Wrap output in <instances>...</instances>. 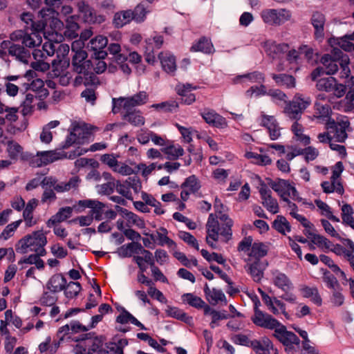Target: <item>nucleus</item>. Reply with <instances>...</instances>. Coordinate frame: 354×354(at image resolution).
Here are the masks:
<instances>
[{
    "label": "nucleus",
    "mask_w": 354,
    "mask_h": 354,
    "mask_svg": "<svg viewBox=\"0 0 354 354\" xmlns=\"http://www.w3.org/2000/svg\"><path fill=\"white\" fill-rule=\"evenodd\" d=\"M66 279L59 273L53 275L46 283V288L52 292H58L66 288Z\"/></svg>",
    "instance_id": "nucleus-26"
},
{
    "label": "nucleus",
    "mask_w": 354,
    "mask_h": 354,
    "mask_svg": "<svg viewBox=\"0 0 354 354\" xmlns=\"http://www.w3.org/2000/svg\"><path fill=\"white\" fill-rule=\"evenodd\" d=\"M272 227L278 232L285 234L286 231L290 232L291 226L287 219L281 215H278L272 223Z\"/></svg>",
    "instance_id": "nucleus-45"
},
{
    "label": "nucleus",
    "mask_w": 354,
    "mask_h": 354,
    "mask_svg": "<svg viewBox=\"0 0 354 354\" xmlns=\"http://www.w3.org/2000/svg\"><path fill=\"white\" fill-rule=\"evenodd\" d=\"M133 13L131 10H122L114 15L113 24L117 28H121L133 19Z\"/></svg>",
    "instance_id": "nucleus-35"
},
{
    "label": "nucleus",
    "mask_w": 354,
    "mask_h": 354,
    "mask_svg": "<svg viewBox=\"0 0 354 354\" xmlns=\"http://www.w3.org/2000/svg\"><path fill=\"white\" fill-rule=\"evenodd\" d=\"M109 54L113 56V61L117 64L123 73L129 75L131 69L127 63V61L136 66V71L139 73H143L145 71V66L140 64L142 62V56L136 51H129L128 53L122 52V47L118 43H110L108 46Z\"/></svg>",
    "instance_id": "nucleus-4"
},
{
    "label": "nucleus",
    "mask_w": 354,
    "mask_h": 354,
    "mask_svg": "<svg viewBox=\"0 0 354 354\" xmlns=\"http://www.w3.org/2000/svg\"><path fill=\"white\" fill-rule=\"evenodd\" d=\"M272 78L279 86H285L288 88L295 87V78L292 75L286 74L273 75Z\"/></svg>",
    "instance_id": "nucleus-40"
},
{
    "label": "nucleus",
    "mask_w": 354,
    "mask_h": 354,
    "mask_svg": "<svg viewBox=\"0 0 354 354\" xmlns=\"http://www.w3.org/2000/svg\"><path fill=\"white\" fill-rule=\"evenodd\" d=\"M69 66L68 58H57L52 62L53 73L54 76H60Z\"/></svg>",
    "instance_id": "nucleus-39"
},
{
    "label": "nucleus",
    "mask_w": 354,
    "mask_h": 354,
    "mask_svg": "<svg viewBox=\"0 0 354 354\" xmlns=\"http://www.w3.org/2000/svg\"><path fill=\"white\" fill-rule=\"evenodd\" d=\"M82 290L81 284L79 282L70 281L66 283L64 290L65 296L68 299L76 297Z\"/></svg>",
    "instance_id": "nucleus-56"
},
{
    "label": "nucleus",
    "mask_w": 354,
    "mask_h": 354,
    "mask_svg": "<svg viewBox=\"0 0 354 354\" xmlns=\"http://www.w3.org/2000/svg\"><path fill=\"white\" fill-rule=\"evenodd\" d=\"M304 297L310 298L312 301L318 306L322 304V299L316 287L305 286L301 290Z\"/></svg>",
    "instance_id": "nucleus-44"
},
{
    "label": "nucleus",
    "mask_w": 354,
    "mask_h": 354,
    "mask_svg": "<svg viewBox=\"0 0 354 354\" xmlns=\"http://www.w3.org/2000/svg\"><path fill=\"white\" fill-rule=\"evenodd\" d=\"M190 50L192 52L211 53L214 51V46L209 39L201 38L193 44Z\"/></svg>",
    "instance_id": "nucleus-36"
},
{
    "label": "nucleus",
    "mask_w": 354,
    "mask_h": 354,
    "mask_svg": "<svg viewBox=\"0 0 354 354\" xmlns=\"http://www.w3.org/2000/svg\"><path fill=\"white\" fill-rule=\"evenodd\" d=\"M152 45L151 39H146L145 47L144 50V57L145 61L151 65H154L156 62V58L154 54V50Z\"/></svg>",
    "instance_id": "nucleus-55"
},
{
    "label": "nucleus",
    "mask_w": 354,
    "mask_h": 354,
    "mask_svg": "<svg viewBox=\"0 0 354 354\" xmlns=\"http://www.w3.org/2000/svg\"><path fill=\"white\" fill-rule=\"evenodd\" d=\"M6 151L9 155H17L23 153V147L17 142L8 140L0 143V153Z\"/></svg>",
    "instance_id": "nucleus-38"
},
{
    "label": "nucleus",
    "mask_w": 354,
    "mask_h": 354,
    "mask_svg": "<svg viewBox=\"0 0 354 354\" xmlns=\"http://www.w3.org/2000/svg\"><path fill=\"white\" fill-rule=\"evenodd\" d=\"M263 75L259 72H254L249 74L239 75L234 78L233 82L235 84L238 83H248V82H258L261 83L263 82Z\"/></svg>",
    "instance_id": "nucleus-37"
},
{
    "label": "nucleus",
    "mask_w": 354,
    "mask_h": 354,
    "mask_svg": "<svg viewBox=\"0 0 354 354\" xmlns=\"http://www.w3.org/2000/svg\"><path fill=\"white\" fill-rule=\"evenodd\" d=\"M232 340L236 344L251 347L253 350L260 346L257 339L250 340L248 336L243 334L234 335L232 337Z\"/></svg>",
    "instance_id": "nucleus-41"
},
{
    "label": "nucleus",
    "mask_w": 354,
    "mask_h": 354,
    "mask_svg": "<svg viewBox=\"0 0 354 354\" xmlns=\"http://www.w3.org/2000/svg\"><path fill=\"white\" fill-rule=\"evenodd\" d=\"M353 17L354 18V12ZM329 42L332 45H339L346 51L354 50V32L352 35H345L340 38H330Z\"/></svg>",
    "instance_id": "nucleus-29"
},
{
    "label": "nucleus",
    "mask_w": 354,
    "mask_h": 354,
    "mask_svg": "<svg viewBox=\"0 0 354 354\" xmlns=\"http://www.w3.org/2000/svg\"><path fill=\"white\" fill-rule=\"evenodd\" d=\"M141 248V243L138 241H133L120 247L117 250V253L121 258L130 257L133 253L139 254V249Z\"/></svg>",
    "instance_id": "nucleus-33"
},
{
    "label": "nucleus",
    "mask_w": 354,
    "mask_h": 354,
    "mask_svg": "<svg viewBox=\"0 0 354 354\" xmlns=\"http://www.w3.org/2000/svg\"><path fill=\"white\" fill-rule=\"evenodd\" d=\"M37 204L38 201L36 198H32L24 207L23 217L27 227H32L37 223L36 221H33L32 212L37 206Z\"/></svg>",
    "instance_id": "nucleus-32"
},
{
    "label": "nucleus",
    "mask_w": 354,
    "mask_h": 354,
    "mask_svg": "<svg viewBox=\"0 0 354 354\" xmlns=\"http://www.w3.org/2000/svg\"><path fill=\"white\" fill-rule=\"evenodd\" d=\"M245 268L250 273L254 281H259L263 277V270L266 266L259 259H255L251 264L245 266Z\"/></svg>",
    "instance_id": "nucleus-27"
},
{
    "label": "nucleus",
    "mask_w": 354,
    "mask_h": 354,
    "mask_svg": "<svg viewBox=\"0 0 354 354\" xmlns=\"http://www.w3.org/2000/svg\"><path fill=\"white\" fill-rule=\"evenodd\" d=\"M183 302L188 304L190 306L197 309H202L205 301L199 297L192 293H185L182 295Z\"/></svg>",
    "instance_id": "nucleus-47"
},
{
    "label": "nucleus",
    "mask_w": 354,
    "mask_h": 354,
    "mask_svg": "<svg viewBox=\"0 0 354 354\" xmlns=\"http://www.w3.org/2000/svg\"><path fill=\"white\" fill-rule=\"evenodd\" d=\"M32 55L35 62L31 63V67L37 71L44 72L50 68L48 63L44 62L42 59L45 57L44 53L40 50H35Z\"/></svg>",
    "instance_id": "nucleus-34"
},
{
    "label": "nucleus",
    "mask_w": 354,
    "mask_h": 354,
    "mask_svg": "<svg viewBox=\"0 0 354 354\" xmlns=\"http://www.w3.org/2000/svg\"><path fill=\"white\" fill-rule=\"evenodd\" d=\"M87 53L85 50L76 52L73 57L72 66L77 73H84L89 67L90 61L86 60Z\"/></svg>",
    "instance_id": "nucleus-21"
},
{
    "label": "nucleus",
    "mask_w": 354,
    "mask_h": 354,
    "mask_svg": "<svg viewBox=\"0 0 354 354\" xmlns=\"http://www.w3.org/2000/svg\"><path fill=\"white\" fill-rule=\"evenodd\" d=\"M58 12L52 8L42 10V16L48 17L49 24L45 28L44 37L47 40L43 45V50L47 56H52L55 51L54 43H60L64 39V23L59 19Z\"/></svg>",
    "instance_id": "nucleus-2"
},
{
    "label": "nucleus",
    "mask_w": 354,
    "mask_h": 354,
    "mask_svg": "<svg viewBox=\"0 0 354 354\" xmlns=\"http://www.w3.org/2000/svg\"><path fill=\"white\" fill-rule=\"evenodd\" d=\"M162 152L166 155H183V149L181 146L172 140H168L166 145L162 148Z\"/></svg>",
    "instance_id": "nucleus-52"
},
{
    "label": "nucleus",
    "mask_w": 354,
    "mask_h": 354,
    "mask_svg": "<svg viewBox=\"0 0 354 354\" xmlns=\"http://www.w3.org/2000/svg\"><path fill=\"white\" fill-rule=\"evenodd\" d=\"M125 113V118L132 124L140 126L145 124V118L139 111Z\"/></svg>",
    "instance_id": "nucleus-62"
},
{
    "label": "nucleus",
    "mask_w": 354,
    "mask_h": 354,
    "mask_svg": "<svg viewBox=\"0 0 354 354\" xmlns=\"http://www.w3.org/2000/svg\"><path fill=\"white\" fill-rule=\"evenodd\" d=\"M257 342L260 346H259L258 348H254L256 353H261V351H268L269 353V351H272V353H274V350H277L274 348L271 340L266 337H263L261 341L257 340Z\"/></svg>",
    "instance_id": "nucleus-61"
},
{
    "label": "nucleus",
    "mask_w": 354,
    "mask_h": 354,
    "mask_svg": "<svg viewBox=\"0 0 354 354\" xmlns=\"http://www.w3.org/2000/svg\"><path fill=\"white\" fill-rule=\"evenodd\" d=\"M181 188H189L191 193L197 192L201 188V185L195 175H192L187 178L185 182L181 185Z\"/></svg>",
    "instance_id": "nucleus-58"
},
{
    "label": "nucleus",
    "mask_w": 354,
    "mask_h": 354,
    "mask_svg": "<svg viewBox=\"0 0 354 354\" xmlns=\"http://www.w3.org/2000/svg\"><path fill=\"white\" fill-rule=\"evenodd\" d=\"M133 13V19L136 22H142L146 18L147 14L150 12V10L146 7L144 4H138L132 11Z\"/></svg>",
    "instance_id": "nucleus-59"
},
{
    "label": "nucleus",
    "mask_w": 354,
    "mask_h": 354,
    "mask_svg": "<svg viewBox=\"0 0 354 354\" xmlns=\"http://www.w3.org/2000/svg\"><path fill=\"white\" fill-rule=\"evenodd\" d=\"M196 89V86L191 84L178 85L176 88L177 93L181 97L182 103L190 105L196 101L195 95L192 93V91Z\"/></svg>",
    "instance_id": "nucleus-24"
},
{
    "label": "nucleus",
    "mask_w": 354,
    "mask_h": 354,
    "mask_svg": "<svg viewBox=\"0 0 354 354\" xmlns=\"http://www.w3.org/2000/svg\"><path fill=\"white\" fill-rule=\"evenodd\" d=\"M103 336H96L93 332L82 334L75 341L79 342L75 354H105Z\"/></svg>",
    "instance_id": "nucleus-7"
},
{
    "label": "nucleus",
    "mask_w": 354,
    "mask_h": 354,
    "mask_svg": "<svg viewBox=\"0 0 354 354\" xmlns=\"http://www.w3.org/2000/svg\"><path fill=\"white\" fill-rule=\"evenodd\" d=\"M206 228L207 235H209L210 239L214 241H217L218 240L220 226L214 214H210L209 215L207 222L206 223Z\"/></svg>",
    "instance_id": "nucleus-31"
},
{
    "label": "nucleus",
    "mask_w": 354,
    "mask_h": 354,
    "mask_svg": "<svg viewBox=\"0 0 354 354\" xmlns=\"http://www.w3.org/2000/svg\"><path fill=\"white\" fill-rule=\"evenodd\" d=\"M142 200L145 202L147 205H149L150 206H152L155 208L154 212L158 214H163L165 211L161 208V203L158 201H157L155 198H153L152 196L147 194L143 193L142 195Z\"/></svg>",
    "instance_id": "nucleus-54"
},
{
    "label": "nucleus",
    "mask_w": 354,
    "mask_h": 354,
    "mask_svg": "<svg viewBox=\"0 0 354 354\" xmlns=\"http://www.w3.org/2000/svg\"><path fill=\"white\" fill-rule=\"evenodd\" d=\"M158 59L162 69L167 73L174 74L176 70V62L175 57L169 52H161L158 55Z\"/></svg>",
    "instance_id": "nucleus-25"
},
{
    "label": "nucleus",
    "mask_w": 354,
    "mask_h": 354,
    "mask_svg": "<svg viewBox=\"0 0 354 354\" xmlns=\"http://www.w3.org/2000/svg\"><path fill=\"white\" fill-rule=\"evenodd\" d=\"M148 95L146 92L141 91L129 97H120L113 99V111L118 113L122 110L124 113H128L133 107L145 104Z\"/></svg>",
    "instance_id": "nucleus-8"
},
{
    "label": "nucleus",
    "mask_w": 354,
    "mask_h": 354,
    "mask_svg": "<svg viewBox=\"0 0 354 354\" xmlns=\"http://www.w3.org/2000/svg\"><path fill=\"white\" fill-rule=\"evenodd\" d=\"M46 243V234L42 230H37L21 239L16 245V251L21 254H25L27 252L28 248L45 246Z\"/></svg>",
    "instance_id": "nucleus-11"
},
{
    "label": "nucleus",
    "mask_w": 354,
    "mask_h": 354,
    "mask_svg": "<svg viewBox=\"0 0 354 354\" xmlns=\"http://www.w3.org/2000/svg\"><path fill=\"white\" fill-rule=\"evenodd\" d=\"M75 167L80 168L86 166H90L92 169L87 174V179H95V180H98L100 179V174L99 171L96 170V168L99 167V163L97 161L94 160L93 158H80L77 159L75 162Z\"/></svg>",
    "instance_id": "nucleus-23"
},
{
    "label": "nucleus",
    "mask_w": 354,
    "mask_h": 354,
    "mask_svg": "<svg viewBox=\"0 0 354 354\" xmlns=\"http://www.w3.org/2000/svg\"><path fill=\"white\" fill-rule=\"evenodd\" d=\"M259 193L263 201L262 204L263 206L272 214L277 213L279 212L277 201L275 198L272 197L271 190L264 183H261Z\"/></svg>",
    "instance_id": "nucleus-18"
},
{
    "label": "nucleus",
    "mask_w": 354,
    "mask_h": 354,
    "mask_svg": "<svg viewBox=\"0 0 354 354\" xmlns=\"http://www.w3.org/2000/svg\"><path fill=\"white\" fill-rule=\"evenodd\" d=\"M273 329V335L285 346L286 353L292 354L295 351V346L299 348L300 339L293 332L288 331L284 325L279 322Z\"/></svg>",
    "instance_id": "nucleus-10"
},
{
    "label": "nucleus",
    "mask_w": 354,
    "mask_h": 354,
    "mask_svg": "<svg viewBox=\"0 0 354 354\" xmlns=\"http://www.w3.org/2000/svg\"><path fill=\"white\" fill-rule=\"evenodd\" d=\"M21 222L22 220L19 219L17 221L12 222L10 224H8L0 234V239L7 240L12 236L15 231L17 229Z\"/></svg>",
    "instance_id": "nucleus-60"
},
{
    "label": "nucleus",
    "mask_w": 354,
    "mask_h": 354,
    "mask_svg": "<svg viewBox=\"0 0 354 354\" xmlns=\"http://www.w3.org/2000/svg\"><path fill=\"white\" fill-rule=\"evenodd\" d=\"M320 271L322 272V280L326 283V287L329 289L339 288H340V283L337 279L336 277L329 270L325 268H321Z\"/></svg>",
    "instance_id": "nucleus-43"
},
{
    "label": "nucleus",
    "mask_w": 354,
    "mask_h": 354,
    "mask_svg": "<svg viewBox=\"0 0 354 354\" xmlns=\"http://www.w3.org/2000/svg\"><path fill=\"white\" fill-rule=\"evenodd\" d=\"M261 124L267 128L272 140H277L280 137V128L273 116L262 114Z\"/></svg>",
    "instance_id": "nucleus-22"
},
{
    "label": "nucleus",
    "mask_w": 354,
    "mask_h": 354,
    "mask_svg": "<svg viewBox=\"0 0 354 354\" xmlns=\"http://www.w3.org/2000/svg\"><path fill=\"white\" fill-rule=\"evenodd\" d=\"M261 48L270 57L275 58L281 53L288 50L289 46L287 44H277L272 40H266L261 43Z\"/></svg>",
    "instance_id": "nucleus-19"
},
{
    "label": "nucleus",
    "mask_w": 354,
    "mask_h": 354,
    "mask_svg": "<svg viewBox=\"0 0 354 354\" xmlns=\"http://www.w3.org/2000/svg\"><path fill=\"white\" fill-rule=\"evenodd\" d=\"M9 54L16 57L17 59L24 63L28 62V53L24 48L20 45L12 44Z\"/></svg>",
    "instance_id": "nucleus-50"
},
{
    "label": "nucleus",
    "mask_w": 354,
    "mask_h": 354,
    "mask_svg": "<svg viewBox=\"0 0 354 354\" xmlns=\"http://www.w3.org/2000/svg\"><path fill=\"white\" fill-rule=\"evenodd\" d=\"M260 301L258 299L254 301V315L252 317V322L260 327L273 329L279 324V322L275 318L272 317L270 315L263 313L259 309Z\"/></svg>",
    "instance_id": "nucleus-14"
},
{
    "label": "nucleus",
    "mask_w": 354,
    "mask_h": 354,
    "mask_svg": "<svg viewBox=\"0 0 354 354\" xmlns=\"http://www.w3.org/2000/svg\"><path fill=\"white\" fill-rule=\"evenodd\" d=\"M166 313L168 316L176 318L185 323H188L189 320L192 319L187 315V313H185L182 310L176 307L169 306L168 308L166 310Z\"/></svg>",
    "instance_id": "nucleus-53"
},
{
    "label": "nucleus",
    "mask_w": 354,
    "mask_h": 354,
    "mask_svg": "<svg viewBox=\"0 0 354 354\" xmlns=\"http://www.w3.org/2000/svg\"><path fill=\"white\" fill-rule=\"evenodd\" d=\"M310 104L311 100L309 97L296 94L292 100L286 104L283 112L290 119L298 120Z\"/></svg>",
    "instance_id": "nucleus-9"
},
{
    "label": "nucleus",
    "mask_w": 354,
    "mask_h": 354,
    "mask_svg": "<svg viewBox=\"0 0 354 354\" xmlns=\"http://www.w3.org/2000/svg\"><path fill=\"white\" fill-rule=\"evenodd\" d=\"M317 88L328 93H332L337 97H341L345 94V86L342 84H337L333 77L319 79L316 84Z\"/></svg>",
    "instance_id": "nucleus-15"
},
{
    "label": "nucleus",
    "mask_w": 354,
    "mask_h": 354,
    "mask_svg": "<svg viewBox=\"0 0 354 354\" xmlns=\"http://www.w3.org/2000/svg\"><path fill=\"white\" fill-rule=\"evenodd\" d=\"M78 11L77 15H71L66 19V28L64 35L69 39H74L77 37L79 25L77 22L80 19L83 22L95 24H100L105 21V16L97 12L91 6L84 1L77 3Z\"/></svg>",
    "instance_id": "nucleus-1"
},
{
    "label": "nucleus",
    "mask_w": 354,
    "mask_h": 354,
    "mask_svg": "<svg viewBox=\"0 0 354 354\" xmlns=\"http://www.w3.org/2000/svg\"><path fill=\"white\" fill-rule=\"evenodd\" d=\"M270 187L276 192L282 198H286V192L288 190L290 183L288 180L283 179H278L276 181H271L269 184Z\"/></svg>",
    "instance_id": "nucleus-42"
},
{
    "label": "nucleus",
    "mask_w": 354,
    "mask_h": 354,
    "mask_svg": "<svg viewBox=\"0 0 354 354\" xmlns=\"http://www.w3.org/2000/svg\"><path fill=\"white\" fill-rule=\"evenodd\" d=\"M200 114L209 125L218 128H224L227 126L226 120L214 110L206 109L201 111Z\"/></svg>",
    "instance_id": "nucleus-20"
},
{
    "label": "nucleus",
    "mask_w": 354,
    "mask_h": 354,
    "mask_svg": "<svg viewBox=\"0 0 354 354\" xmlns=\"http://www.w3.org/2000/svg\"><path fill=\"white\" fill-rule=\"evenodd\" d=\"M273 283L282 290H292L294 288L290 279L284 273L276 271L274 273Z\"/></svg>",
    "instance_id": "nucleus-30"
},
{
    "label": "nucleus",
    "mask_w": 354,
    "mask_h": 354,
    "mask_svg": "<svg viewBox=\"0 0 354 354\" xmlns=\"http://www.w3.org/2000/svg\"><path fill=\"white\" fill-rule=\"evenodd\" d=\"M332 295L330 296V301L335 306H341L344 302V297L342 293V288L340 286L339 288L330 289Z\"/></svg>",
    "instance_id": "nucleus-64"
},
{
    "label": "nucleus",
    "mask_w": 354,
    "mask_h": 354,
    "mask_svg": "<svg viewBox=\"0 0 354 354\" xmlns=\"http://www.w3.org/2000/svg\"><path fill=\"white\" fill-rule=\"evenodd\" d=\"M106 46H109L108 39L102 35L92 38L88 44V48L92 52L93 58L105 59L107 57V52L105 50Z\"/></svg>",
    "instance_id": "nucleus-16"
},
{
    "label": "nucleus",
    "mask_w": 354,
    "mask_h": 354,
    "mask_svg": "<svg viewBox=\"0 0 354 354\" xmlns=\"http://www.w3.org/2000/svg\"><path fill=\"white\" fill-rule=\"evenodd\" d=\"M318 139H319V142H329L330 147L333 150L338 151L340 155L345 154L346 149L343 145L332 143V141H333V140L331 136H329L328 131L326 133H324L319 134Z\"/></svg>",
    "instance_id": "nucleus-57"
},
{
    "label": "nucleus",
    "mask_w": 354,
    "mask_h": 354,
    "mask_svg": "<svg viewBox=\"0 0 354 354\" xmlns=\"http://www.w3.org/2000/svg\"><path fill=\"white\" fill-rule=\"evenodd\" d=\"M106 207V204L95 200L94 203L91 207L89 214L92 216L95 221H101L103 219L102 214L104 213V209Z\"/></svg>",
    "instance_id": "nucleus-48"
},
{
    "label": "nucleus",
    "mask_w": 354,
    "mask_h": 354,
    "mask_svg": "<svg viewBox=\"0 0 354 354\" xmlns=\"http://www.w3.org/2000/svg\"><path fill=\"white\" fill-rule=\"evenodd\" d=\"M259 292L261 296L263 301L266 305L268 309L273 314L278 315L279 313V310L274 305V298L272 299L268 295H267L264 291L261 290V289H259Z\"/></svg>",
    "instance_id": "nucleus-63"
},
{
    "label": "nucleus",
    "mask_w": 354,
    "mask_h": 354,
    "mask_svg": "<svg viewBox=\"0 0 354 354\" xmlns=\"http://www.w3.org/2000/svg\"><path fill=\"white\" fill-rule=\"evenodd\" d=\"M292 131L295 134L297 140L302 142L304 145L310 143V138L304 134V128L298 122H295L292 125Z\"/></svg>",
    "instance_id": "nucleus-51"
},
{
    "label": "nucleus",
    "mask_w": 354,
    "mask_h": 354,
    "mask_svg": "<svg viewBox=\"0 0 354 354\" xmlns=\"http://www.w3.org/2000/svg\"><path fill=\"white\" fill-rule=\"evenodd\" d=\"M329 45L333 48V57L329 55H324L321 59V63L325 68V73L328 75L334 74L338 69L337 62L341 66L340 77L348 78L350 74V68L348 67L349 58L343 54L339 48L343 49L339 45H332L328 41Z\"/></svg>",
    "instance_id": "nucleus-5"
},
{
    "label": "nucleus",
    "mask_w": 354,
    "mask_h": 354,
    "mask_svg": "<svg viewBox=\"0 0 354 354\" xmlns=\"http://www.w3.org/2000/svg\"><path fill=\"white\" fill-rule=\"evenodd\" d=\"M41 17L44 19L45 24H37L33 26V29H30L31 32H28L27 28L26 30H18L10 34V39L12 41H21L23 45L28 48H35L39 46L42 42L41 32H45V28L49 24L48 17L42 16V10H41Z\"/></svg>",
    "instance_id": "nucleus-6"
},
{
    "label": "nucleus",
    "mask_w": 354,
    "mask_h": 354,
    "mask_svg": "<svg viewBox=\"0 0 354 354\" xmlns=\"http://www.w3.org/2000/svg\"><path fill=\"white\" fill-rule=\"evenodd\" d=\"M268 254V247L262 242L253 243L251 252L249 254L250 257L255 259L261 260V258L266 256Z\"/></svg>",
    "instance_id": "nucleus-46"
},
{
    "label": "nucleus",
    "mask_w": 354,
    "mask_h": 354,
    "mask_svg": "<svg viewBox=\"0 0 354 354\" xmlns=\"http://www.w3.org/2000/svg\"><path fill=\"white\" fill-rule=\"evenodd\" d=\"M325 21V17L322 13L319 12L313 13L311 21L315 30V36L317 39H321L324 37V26Z\"/></svg>",
    "instance_id": "nucleus-28"
},
{
    "label": "nucleus",
    "mask_w": 354,
    "mask_h": 354,
    "mask_svg": "<svg viewBox=\"0 0 354 354\" xmlns=\"http://www.w3.org/2000/svg\"><path fill=\"white\" fill-rule=\"evenodd\" d=\"M85 124L76 121L72 122L69 129V134L66 140L61 145V148L68 149L74 145L77 149V155H83L88 152H96L102 151L106 147L104 142H97L91 145L89 147H84Z\"/></svg>",
    "instance_id": "nucleus-3"
},
{
    "label": "nucleus",
    "mask_w": 354,
    "mask_h": 354,
    "mask_svg": "<svg viewBox=\"0 0 354 354\" xmlns=\"http://www.w3.org/2000/svg\"><path fill=\"white\" fill-rule=\"evenodd\" d=\"M35 162H32L31 165L32 167H42L52 163L58 160L62 159L63 158H68V159H74L76 156H37Z\"/></svg>",
    "instance_id": "nucleus-49"
},
{
    "label": "nucleus",
    "mask_w": 354,
    "mask_h": 354,
    "mask_svg": "<svg viewBox=\"0 0 354 354\" xmlns=\"http://www.w3.org/2000/svg\"><path fill=\"white\" fill-rule=\"evenodd\" d=\"M299 53L295 49L290 50L286 59L277 66L279 71H297L299 70Z\"/></svg>",
    "instance_id": "nucleus-17"
},
{
    "label": "nucleus",
    "mask_w": 354,
    "mask_h": 354,
    "mask_svg": "<svg viewBox=\"0 0 354 354\" xmlns=\"http://www.w3.org/2000/svg\"><path fill=\"white\" fill-rule=\"evenodd\" d=\"M349 128L348 118L341 116L335 121L329 120L326 124V130L333 141L343 142L347 138V131Z\"/></svg>",
    "instance_id": "nucleus-12"
},
{
    "label": "nucleus",
    "mask_w": 354,
    "mask_h": 354,
    "mask_svg": "<svg viewBox=\"0 0 354 354\" xmlns=\"http://www.w3.org/2000/svg\"><path fill=\"white\" fill-rule=\"evenodd\" d=\"M263 21L270 25H281L292 17L290 10L286 9H267L261 14Z\"/></svg>",
    "instance_id": "nucleus-13"
}]
</instances>
